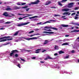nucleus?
Masks as SVG:
<instances>
[{
    "label": "nucleus",
    "instance_id": "3c124183",
    "mask_svg": "<svg viewBox=\"0 0 79 79\" xmlns=\"http://www.w3.org/2000/svg\"><path fill=\"white\" fill-rule=\"evenodd\" d=\"M34 35H35V34H34V35H29V36H30V37H32L33 36H34Z\"/></svg>",
    "mask_w": 79,
    "mask_h": 79
},
{
    "label": "nucleus",
    "instance_id": "a211bd4d",
    "mask_svg": "<svg viewBox=\"0 0 79 79\" xmlns=\"http://www.w3.org/2000/svg\"><path fill=\"white\" fill-rule=\"evenodd\" d=\"M61 26L63 27H68V25H65V24H61Z\"/></svg>",
    "mask_w": 79,
    "mask_h": 79
},
{
    "label": "nucleus",
    "instance_id": "b1692460",
    "mask_svg": "<svg viewBox=\"0 0 79 79\" xmlns=\"http://www.w3.org/2000/svg\"><path fill=\"white\" fill-rule=\"evenodd\" d=\"M62 45L63 46V45H68V43H64L62 44Z\"/></svg>",
    "mask_w": 79,
    "mask_h": 79
},
{
    "label": "nucleus",
    "instance_id": "1a4fd4ad",
    "mask_svg": "<svg viewBox=\"0 0 79 79\" xmlns=\"http://www.w3.org/2000/svg\"><path fill=\"white\" fill-rule=\"evenodd\" d=\"M40 2V1L39 0H36V1H35L33 2H31V4H34V5H37L38 4V3H39Z\"/></svg>",
    "mask_w": 79,
    "mask_h": 79
},
{
    "label": "nucleus",
    "instance_id": "5fc2aeb1",
    "mask_svg": "<svg viewBox=\"0 0 79 79\" xmlns=\"http://www.w3.org/2000/svg\"><path fill=\"white\" fill-rule=\"evenodd\" d=\"M49 21H52V22H54V21H55V20H50Z\"/></svg>",
    "mask_w": 79,
    "mask_h": 79
},
{
    "label": "nucleus",
    "instance_id": "20e7f679",
    "mask_svg": "<svg viewBox=\"0 0 79 79\" xmlns=\"http://www.w3.org/2000/svg\"><path fill=\"white\" fill-rule=\"evenodd\" d=\"M22 39H24L26 40H33L34 39H37V37H32L31 38H25V37H22Z\"/></svg>",
    "mask_w": 79,
    "mask_h": 79
},
{
    "label": "nucleus",
    "instance_id": "603ef678",
    "mask_svg": "<svg viewBox=\"0 0 79 79\" xmlns=\"http://www.w3.org/2000/svg\"><path fill=\"white\" fill-rule=\"evenodd\" d=\"M74 15H76V13L75 12H74V13H72L71 14V16H73Z\"/></svg>",
    "mask_w": 79,
    "mask_h": 79
},
{
    "label": "nucleus",
    "instance_id": "79ce46f5",
    "mask_svg": "<svg viewBox=\"0 0 79 79\" xmlns=\"http://www.w3.org/2000/svg\"><path fill=\"white\" fill-rule=\"evenodd\" d=\"M40 34L39 33H37L36 34H35V35H40Z\"/></svg>",
    "mask_w": 79,
    "mask_h": 79
},
{
    "label": "nucleus",
    "instance_id": "4d7b16f0",
    "mask_svg": "<svg viewBox=\"0 0 79 79\" xmlns=\"http://www.w3.org/2000/svg\"><path fill=\"white\" fill-rule=\"evenodd\" d=\"M10 44V42H9L6 43L5 44L6 45H8V44Z\"/></svg>",
    "mask_w": 79,
    "mask_h": 79
},
{
    "label": "nucleus",
    "instance_id": "ea45409f",
    "mask_svg": "<svg viewBox=\"0 0 79 79\" xmlns=\"http://www.w3.org/2000/svg\"><path fill=\"white\" fill-rule=\"evenodd\" d=\"M79 9V7H76L75 8V10H78Z\"/></svg>",
    "mask_w": 79,
    "mask_h": 79
},
{
    "label": "nucleus",
    "instance_id": "f03ea898",
    "mask_svg": "<svg viewBox=\"0 0 79 79\" xmlns=\"http://www.w3.org/2000/svg\"><path fill=\"white\" fill-rule=\"evenodd\" d=\"M11 53L10 54V56H13V55H14V53H18L19 51L17 50H13L11 52Z\"/></svg>",
    "mask_w": 79,
    "mask_h": 79
},
{
    "label": "nucleus",
    "instance_id": "58836bf2",
    "mask_svg": "<svg viewBox=\"0 0 79 79\" xmlns=\"http://www.w3.org/2000/svg\"><path fill=\"white\" fill-rule=\"evenodd\" d=\"M17 66L19 68H21V66H20V64H18V65H17Z\"/></svg>",
    "mask_w": 79,
    "mask_h": 79
},
{
    "label": "nucleus",
    "instance_id": "7c9ffc66",
    "mask_svg": "<svg viewBox=\"0 0 79 79\" xmlns=\"http://www.w3.org/2000/svg\"><path fill=\"white\" fill-rule=\"evenodd\" d=\"M44 31H52V30L50 29L47 30V29H44Z\"/></svg>",
    "mask_w": 79,
    "mask_h": 79
},
{
    "label": "nucleus",
    "instance_id": "c756f323",
    "mask_svg": "<svg viewBox=\"0 0 79 79\" xmlns=\"http://www.w3.org/2000/svg\"><path fill=\"white\" fill-rule=\"evenodd\" d=\"M74 25H76V26H79V24H78V23H73Z\"/></svg>",
    "mask_w": 79,
    "mask_h": 79
},
{
    "label": "nucleus",
    "instance_id": "9d476101",
    "mask_svg": "<svg viewBox=\"0 0 79 79\" xmlns=\"http://www.w3.org/2000/svg\"><path fill=\"white\" fill-rule=\"evenodd\" d=\"M3 15L5 16V17H8V14L6 12H5L3 13Z\"/></svg>",
    "mask_w": 79,
    "mask_h": 79
},
{
    "label": "nucleus",
    "instance_id": "2eb2a0df",
    "mask_svg": "<svg viewBox=\"0 0 79 79\" xmlns=\"http://www.w3.org/2000/svg\"><path fill=\"white\" fill-rule=\"evenodd\" d=\"M63 15H68V16H69L70 15H71V13L70 12H64L63 14Z\"/></svg>",
    "mask_w": 79,
    "mask_h": 79
},
{
    "label": "nucleus",
    "instance_id": "8fccbe9b",
    "mask_svg": "<svg viewBox=\"0 0 79 79\" xmlns=\"http://www.w3.org/2000/svg\"><path fill=\"white\" fill-rule=\"evenodd\" d=\"M36 58V57H31V59H32L33 60H34Z\"/></svg>",
    "mask_w": 79,
    "mask_h": 79
},
{
    "label": "nucleus",
    "instance_id": "052dcab7",
    "mask_svg": "<svg viewBox=\"0 0 79 79\" xmlns=\"http://www.w3.org/2000/svg\"><path fill=\"white\" fill-rule=\"evenodd\" d=\"M51 8H56V7H54V6L52 7Z\"/></svg>",
    "mask_w": 79,
    "mask_h": 79
},
{
    "label": "nucleus",
    "instance_id": "f704fd0d",
    "mask_svg": "<svg viewBox=\"0 0 79 79\" xmlns=\"http://www.w3.org/2000/svg\"><path fill=\"white\" fill-rule=\"evenodd\" d=\"M64 17H65V16H62V18H63L64 19H67L66 18H64Z\"/></svg>",
    "mask_w": 79,
    "mask_h": 79
},
{
    "label": "nucleus",
    "instance_id": "680f3d73",
    "mask_svg": "<svg viewBox=\"0 0 79 79\" xmlns=\"http://www.w3.org/2000/svg\"><path fill=\"white\" fill-rule=\"evenodd\" d=\"M35 31H39V29H35Z\"/></svg>",
    "mask_w": 79,
    "mask_h": 79
},
{
    "label": "nucleus",
    "instance_id": "a19ab883",
    "mask_svg": "<svg viewBox=\"0 0 79 79\" xmlns=\"http://www.w3.org/2000/svg\"><path fill=\"white\" fill-rule=\"evenodd\" d=\"M54 16H60V15H54Z\"/></svg>",
    "mask_w": 79,
    "mask_h": 79
},
{
    "label": "nucleus",
    "instance_id": "7ed1b4c3",
    "mask_svg": "<svg viewBox=\"0 0 79 79\" xmlns=\"http://www.w3.org/2000/svg\"><path fill=\"white\" fill-rule=\"evenodd\" d=\"M44 29H52L53 30H56V31H58V29L56 27H52L51 26H46L44 27Z\"/></svg>",
    "mask_w": 79,
    "mask_h": 79
},
{
    "label": "nucleus",
    "instance_id": "6e6d98bb",
    "mask_svg": "<svg viewBox=\"0 0 79 79\" xmlns=\"http://www.w3.org/2000/svg\"><path fill=\"white\" fill-rule=\"evenodd\" d=\"M54 55L55 56H57V55H58V53H56L54 54Z\"/></svg>",
    "mask_w": 79,
    "mask_h": 79
},
{
    "label": "nucleus",
    "instance_id": "a18cd8bd",
    "mask_svg": "<svg viewBox=\"0 0 79 79\" xmlns=\"http://www.w3.org/2000/svg\"><path fill=\"white\" fill-rule=\"evenodd\" d=\"M15 57H18V54H15Z\"/></svg>",
    "mask_w": 79,
    "mask_h": 79
},
{
    "label": "nucleus",
    "instance_id": "c85d7f7f",
    "mask_svg": "<svg viewBox=\"0 0 79 79\" xmlns=\"http://www.w3.org/2000/svg\"><path fill=\"white\" fill-rule=\"evenodd\" d=\"M45 42L44 43V44H48V40H46L45 41Z\"/></svg>",
    "mask_w": 79,
    "mask_h": 79
},
{
    "label": "nucleus",
    "instance_id": "412c9836",
    "mask_svg": "<svg viewBox=\"0 0 79 79\" xmlns=\"http://www.w3.org/2000/svg\"><path fill=\"white\" fill-rule=\"evenodd\" d=\"M79 32V30H74L71 31V32Z\"/></svg>",
    "mask_w": 79,
    "mask_h": 79
},
{
    "label": "nucleus",
    "instance_id": "2f4dec72",
    "mask_svg": "<svg viewBox=\"0 0 79 79\" xmlns=\"http://www.w3.org/2000/svg\"><path fill=\"white\" fill-rule=\"evenodd\" d=\"M51 23V22L47 21L46 22H45L44 24H46V23Z\"/></svg>",
    "mask_w": 79,
    "mask_h": 79
},
{
    "label": "nucleus",
    "instance_id": "aec40b11",
    "mask_svg": "<svg viewBox=\"0 0 79 79\" xmlns=\"http://www.w3.org/2000/svg\"><path fill=\"white\" fill-rule=\"evenodd\" d=\"M54 48L55 50H58V49H59V48L58 47V46H57L56 45H55Z\"/></svg>",
    "mask_w": 79,
    "mask_h": 79
},
{
    "label": "nucleus",
    "instance_id": "39448f33",
    "mask_svg": "<svg viewBox=\"0 0 79 79\" xmlns=\"http://www.w3.org/2000/svg\"><path fill=\"white\" fill-rule=\"evenodd\" d=\"M67 0H62V1H59L58 2V4L59 5L61 6H63V4H61V3H64V2H66V1H67Z\"/></svg>",
    "mask_w": 79,
    "mask_h": 79
},
{
    "label": "nucleus",
    "instance_id": "cd10ccee",
    "mask_svg": "<svg viewBox=\"0 0 79 79\" xmlns=\"http://www.w3.org/2000/svg\"><path fill=\"white\" fill-rule=\"evenodd\" d=\"M64 59H67L69 58V55L64 57Z\"/></svg>",
    "mask_w": 79,
    "mask_h": 79
},
{
    "label": "nucleus",
    "instance_id": "6e6552de",
    "mask_svg": "<svg viewBox=\"0 0 79 79\" xmlns=\"http://www.w3.org/2000/svg\"><path fill=\"white\" fill-rule=\"evenodd\" d=\"M74 3L71 2L68 4V8H72L73 7Z\"/></svg>",
    "mask_w": 79,
    "mask_h": 79
},
{
    "label": "nucleus",
    "instance_id": "5701e85b",
    "mask_svg": "<svg viewBox=\"0 0 79 79\" xmlns=\"http://www.w3.org/2000/svg\"><path fill=\"white\" fill-rule=\"evenodd\" d=\"M38 16H33L31 17H29V19H32L33 18H38Z\"/></svg>",
    "mask_w": 79,
    "mask_h": 79
},
{
    "label": "nucleus",
    "instance_id": "4be33fe9",
    "mask_svg": "<svg viewBox=\"0 0 79 79\" xmlns=\"http://www.w3.org/2000/svg\"><path fill=\"white\" fill-rule=\"evenodd\" d=\"M19 32V31H17L15 32V33L14 34V35L15 36V35H18V33Z\"/></svg>",
    "mask_w": 79,
    "mask_h": 79
},
{
    "label": "nucleus",
    "instance_id": "0e129e2a",
    "mask_svg": "<svg viewBox=\"0 0 79 79\" xmlns=\"http://www.w3.org/2000/svg\"><path fill=\"white\" fill-rule=\"evenodd\" d=\"M75 28L76 29H79V28H78V27H75Z\"/></svg>",
    "mask_w": 79,
    "mask_h": 79
},
{
    "label": "nucleus",
    "instance_id": "13d9d810",
    "mask_svg": "<svg viewBox=\"0 0 79 79\" xmlns=\"http://www.w3.org/2000/svg\"><path fill=\"white\" fill-rule=\"evenodd\" d=\"M40 63H45V62H44L43 61H40Z\"/></svg>",
    "mask_w": 79,
    "mask_h": 79
},
{
    "label": "nucleus",
    "instance_id": "de8ad7c7",
    "mask_svg": "<svg viewBox=\"0 0 79 79\" xmlns=\"http://www.w3.org/2000/svg\"><path fill=\"white\" fill-rule=\"evenodd\" d=\"M18 19L19 20H21V19H23V18H22L21 17H20Z\"/></svg>",
    "mask_w": 79,
    "mask_h": 79
},
{
    "label": "nucleus",
    "instance_id": "e433bc0d",
    "mask_svg": "<svg viewBox=\"0 0 79 79\" xmlns=\"http://www.w3.org/2000/svg\"><path fill=\"white\" fill-rule=\"evenodd\" d=\"M20 59L21 60H22V61H23V62H25V60H24V59H22V58H20Z\"/></svg>",
    "mask_w": 79,
    "mask_h": 79
},
{
    "label": "nucleus",
    "instance_id": "864d4df0",
    "mask_svg": "<svg viewBox=\"0 0 79 79\" xmlns=\"http://www.w3.org/2000/svg\"><path fill=\"white\" fill-rule=\"evenodd\" d=\"M42 24V22H40L37 23L36 24L38 25V24Z\"/></svg>",
    "mask_w": 79,
    "mask_h": 79
},
{
    "label": "nucleus",
    "instance_id": "4c0bfd02",
    "mask_svg": "<svg viewBox=\"0 0 79 79\" xmlns=\"http://www.w3.org/2000/svg\"><path fill=\"white\" fill-rule=\"evenodd\" d=\"M34 32V31H29V34H31V33H33V32Z\"/></svg>",
    "mask_w": 79,
    "mask_h": 79
},
{
    "label": "nucleus",
    "instance_id": "423d86ee",
    "mask_svg": "<svg viewBox=\"0 0 79 79\" xmlns=\"http://www.w3.org/2000/svg\"><path fill=\"white\" fill-rule=\"evenodd\" d=\"M18 15H27V16L23 17V18H27V17H29V16H31V15L30 14H18Z\"/></svg>",
    "mask_w": 79,
    "mask_h": 79
},
{
    "label": "nucleus",
    "instance_id": "72a5a7b5",
    "mask_svg": "<svg viewBox=\"0 0 79 79\" xmlns=\"http://www.w3.org/2000/svg\"><path fill=\"white\" fill-rule=\"evenodd\" d=\"M26 3H21V6H22V5H26Z\"/></svg>",
    "mask_w": 79,
    "mask_h": 79
},
{
    "label": "nucleus",
    "instance_id": "37998d69",
    "mask_svg": "<svg viewBox=\"0 0 79 79\" xmlns=\"http://www.w3.org/2000/svg\"><path fill=\"white\" fill-rule=\"evenodd\" d=\"M47 50L45 49L43 51H42V53H44V52H46Z\"/></svg>",
    "mask_w": 79,
    "mask_h": 79
},
{
    "label": "nucleus",
    "instance_id": "473e14b6",
    "mask_svg": "<svg viewBox=\"0 0 79 79\" xmlns=\"http://www.w3.org/2000/svg\"><path fill=\"white\" fill-rule=\"evenodd\" d=\"M10 23H11V22L8 21L6 22L5 23V24H10Z\"/></svg>",
    "mask_w": 79,
    "mask_h": 79
},
{
    "label": "nucleus",
    "instance_id": "e2e57ef3",
    "mask_svg": "<svg viewBox=\"0 0 79 79\" xmlns=\"http://www.w3.org/2000/svg\"><path fill=\"white\" fill-rule=\"evenodd\" d=\"M79 16V15H78V14L76 15V16Z\"/></svg>",
    "mask_w": 79,
    "mask_h": 79
},
{
    "label": "nucleus",
    "instance_id": "a878e982",
    "mask_svg": "<svg viewBox=\"0 0 79 79\" xmlns=\"http://www.w3.org/2000/svg\"><path fill=\"white\" fill-rule=\"evenodd\" d=\"M64 53V52L62 51H60L59 52V53L60 54H61L62 53Z\"/></svg>",
    "mask_w": 79,
    "mask_h": 79
},
{
    "label": "nucleus",
    "instance_id": "f8f14e48",
    "mask_svg": "<svg viewBox=\"0 0 79 79\" xmlns=\"http://www.w3.org/2000/svg\"><path fill=\"white\" fill-rule=\"evenodd\" d=\"M6 7V8H6L5 10H6V11H9V10H12L11 9V8H10V6H7Z\"/></svg>",
    "mask_w": 79,
    "mask_h": 79
},
{
    "label": "nucleus",
    "instance_id": "09e8293b",
    "mask_svg": "<svg viewBox=\"0 0 79 79\" xmlns=\"http://www.w3.org/2000/svg\"><path fill=\"white\" fill-rule=\"evenodd\" d=\"M78 18H79V17H76L74 18V19H78Z\"/></svg>",
    "mask_w": 79,
    "mask_h": 79
},
{
    "label": "nucleus",
    "instance_id": "0eeeda50",
    "mask_svg": "<svg viewBox=\"0 0 79 79\" xmlns=\"http://www.w3.org/2000/svg\"><path fill=\"white\" fill-rule=\"evenodd\" d=\"M29 24V22H27L19 24L17 25V26H18L19 27H21V26H22L27 25V24Z\"/></svg>",
    "mask_w": 79,
    "mask_h": 79
},
{
    "label": "nucleus",
    "instance_id": "bf43d9fd",
    "mask_svg": "<svg viewBox=\"0 0 79 79\" xmlns=\"http://www.w3.org/2000/svg\"><path fill=\"white\" fill-rule=\"evenodd\" d=\"M69 35H65V36L67 37H69Z\"/></svg>",
    "mask_w": 79,
    "mask_h": 79
},
{
    "label": "nucleus",
    "instance_id": "6ab92c4d",
    "mask_svg": "<svg viewBox=\"0 0 79 79\" xmlns=\"http://www.w3.org/2000/svg\"><path fill=\"white\" fill-rule=\"evenodd\" d=\"M41 50V49H38L36 50L35 53H39V51Z\"/></svg>",
    "mask_w": 79,
    "mask_h": 79
},
{
    "label": "nucleus",
    "instance_id": "49530a36",
    "mask_svg": "<svg viewBox=\"0 0 79 79\" xmlns=\"http://www.w3.org/2000/svg\"><path fill=\"white\" fill-rule=\"evenodd\" d=\"M71 52L72 53H74L75 52V51H74V50H72Z\"/></svg>",
    "mask_w": 79,
    "mask_h": 79
},
{
    "label": "nucleus",
    "instance_id": "c9c22d12",
    "mask_svg": "<svg viewBox=\"0 0 79 79\" xmlns=\"http://www.w3.org/2000/svg\"><path fill=\"white\" fill-rule=\"evenodd\" d=\"M22 8H24V9H26V8H28V6H25L24 7H23Z\"/></svg>",
    "mask_w": 79,
    "mask_h": 79
},
{
    "label": "nucleus",
    "instance_id": "69168bd1",
    "mask_svg": "<svg viewBox=\"0 0 79 79\" xmlns=\"http://www.w3.org/2000/svg\"><path fill=\"white\" fill-rule=\"evenodd\" d=\"M2 29H3V28H0V30H2Z\"/></svg>",
    "mask_w": 79,
    "mask_h": 79
},
{
    "label": "nucleus",
    "instance_id": "f3484780",
    "mask_svg": "<svg viewBox=\"0 0 79 79\" xmlns=\"http://www.w3.org/2000/svg\"><path fill=\"white\" fill-rule=\"evenodd\" d=\"M52 2L51 1H48L46 2L45 5H50V3H51Z\"/></svg>",
    "mask_w": 79,
    "mask_h": 79
},
{
    "label": "nucleus",
    "instance_id": "dca6fc26",
    "mask_svg": "<svg viewBox=\"0 0 79 79\" xmlns=\"http://www.w3.org/2000/svg\"><path fill=\"white\" fill-rule=\"evenodd\" d=\"M43 33H48V34H54V32H48V31H44Z\"/></svg>",
    "mask_w": 79,
    "mask_h": 79
},
{
    "label": "nucleus",
    "instance_id": "4468645a",
    "mask_svg": "<svg viewBox=\"0 0 79 79\" xmlns=\"http://www.w3.org/2000/svg\"><path fill=\"white\" fill-rule=\"evenodd\" d=\"M12 16H15V14L11 13L8 14V17H12Z\"/></svg>",
    "mask_w": 79,
    "mask_h": 79
},
{
    "label": "nucleus",
    "instance_id": "ddd939ff",
    "mask_svg": "<svg viewBox=\"0 0 79 79\" xmlns=\"http://www.w3.org/2000/svg\"><path fill=\"white\" fill-rule=\"evenodd\" d=\"M70 9H68V8H65V9H62V10L63 11H68V10H70Z\"/></svg>",
    "mask_w": 79,
    "mask_h": 79
},
{
    "label": "nucleus",
    "instance_id": "c03bdc74",
    "mask_svg": "<svg viewBox=\"0 0 79 79\" xmlns=\"http://www.w3.org/2000/svg\"><path fill=\"white\" fill-rule=\"evenodd\" d=\"M29 10H30V8H27L26 9V11H29Z\"/></svg>",
    "mask_w": 79,
    "mask_h": 79
},
{
    "label": "nucleus",
    "instance_id": "774afa93",
    "mask_svg": "<svg viewBox=\"0 0 79 79\" xmlns=\"http://www.w3.org/2000/svg\"><path fill=\"white\" fill-rule=\"evenodd\" d=\"M77 14H79V11H77Z\"/></svg>",
    "mask_w": 79,
    "mask_h": 79
},
{
    "label": "nucleus",
    "instance_id": "393cba45",
    "mask_svg": "<svg viewBox=\"0 0 79 79\" xmlns=\"http://www.w3.org/2000/svg\"><path fill=\"white\" fill-rule=\"evenodd\" d=\"M20 9V7H17V6H15V10H19Z\"/></svg>",
    "mask_w": 79,
    "mask_h": 79
},
{
    "label": "nucleus",
    "instance_id": "9b49d317",
    "mask_svg": "<svg viewBox=\"0 0 79 79\" xmlns=\"http://www.w3.org/2000/svg\"><path fill=\"white\" fill-rule=\"evenodd\" d=\"M48 59L50 60H52L53 59V58L51 57H50V56H48L47 57L44 59V60H48Z\"/></svg>",
    "mask_w": 79,
    "mask_h": 79
},
{
    "label": "nucleus",
    "instance_id": "338daca9",
    "mask_svg": "<svg viewBox=\"0 0 79 79\" xmlns=\"http://www.w3.org/2000/svg\"><path fill=\"white\" fill-rule=\"evenodd\" d=\"M77 40H79V37H78L77 38Z\"/></svg>",
    "mask_w": 79,
    "mask_h": 79
},
{
    "label": "nucleus",
    "instance_id": "bb28decb",
    "mask_svg": "<svg viewBox=\"0 0 79 79\" xmlns=\"http://www.w3.org/2000/svg\"><path fill=\"white\" fill-rule=\"evenodd\" d=\"M17 5H19L20 6H21V2H18L17 3Z\"/></svg>",
    "mask_w": 79,
    "mask_h": 79
},
{
    "label": "nucleus",
    "instance_id": "f257e3e1",
    "mask_svg": "<svg viewBox=\"0 0 79 79\" xmlns=\"http://www.w3.org/2000/svg\"><path fill=\"white\" fill-rule=\"evenodd\" d=\"M11 36H4L2 37H0V40H2L0 41V42H5V41H9L10 40H13V38H12ZM3 39V40H2Z\"/></svg>",
    "mask_w": 79,
    "mask_h": 79
}]
</instances>
